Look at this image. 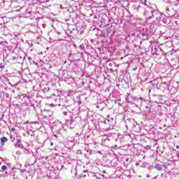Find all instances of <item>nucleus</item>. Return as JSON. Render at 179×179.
Returning a JSON list of instances; mask_svg holds the SVG:
<instances>
[{
	"label": "nucleus",
	"instance_id": "obj_31",
	"mask_svg": "<svg viewBox=\"0 0 179 179\" xmlns=\"http://www.w3.org/2000/svg\"><path fill=\"white\" fill-rule=\"evenodd\" d=\"M116 148H117V145H115L114 146H113V149H115Z\"/></svg>",
	"mask_w": 179,
	"mask_h": 179
},
{
	"label": "nucleus",
	"instance_id": "obj_17",
	"mask_svg": "<svg viewBox=\"0 0 179 179\" xmlns=\"http://www.w3.org/2000/svg\"><path fill=\"white\" fill-rule=\"evenodd\" d=\"M5 68V66L2 64V63L0 64V72H2L3 69Z\"/></svg>",
	"mask_w": 179,
	"mask_h": 179
},
{
	"label": "nucleus",
	"instance_id": "obj_46",
	"mask_svg": "<svg viewBox=\"0 0 179 179\" xmlns=\"http://www.w3.org/2000/svg\"><path fill=\"white\" fill-rule=\"evenodd\" d=\"M80 55H83V52H81V53H80Z\"/></svg>",
	"mask_w": 179,
	"mask_h": 179
},
{
	"label": "nucleus",
	"instance_id": "obj_5",
	"mask_svg": "<svg viewBox=\"0 0 179 179\" xmlns=\"http://www.w3.org/2000/svg\"><path fill=\"white\" fill-rule=\"evenodd\" d=\"M57 106L65 107V108H69V107H71V103H69V101H68V99H60Z\"/></svg>",
	"mask_w": 179,
	"mask_h": 179
},
{
	"label": "nucleus",
	"instance_id": "obj_10",
	"mask_svg": "<svg viewBox=\"0 0 179 179\" xmlns=\"http://www.w3.org/2000/svg\"><path fill=\"white\" fill-rule=\"evenodd\" d=\"M8 141V138L6 137H3L1 138V146H3L5 145L6 142Z\"/></svg>",
	"mask_w": 179,
	"mask_h": 179
},
{
	"label": "nucleus",
	"instance_id": "obj_2",
	"mask_svg": "<svg viewBox=\"0 0 179 179\" xmlns=\"http://www.w3.org/2000/svg\"><path fill=\"white\" fill-rule=\"evenodd\" d=\"M79 117L70 116L67 120H66L65 124L70 128V129H73L76 125H78V121Z\"/></svg>",
	"mask_w": 179,
	"mask_h": 179
},
{
	"label": "nucleus",
	"instance_id": "obj_34",
	"mask_svg": "<svg viewBox=\"0 0 179 179\" xmlns=\"http://www.w3.org/2000/svg\"><path fill=\"white\" fill-rule=\"evenodd\" d=\"M45 90H46L47 92H50V88H48L47 90H45Z\"/></svg>",
	"mask_w": 179,
	"mask_h": 179
},
{
	"label": "nucleus",
	"instance_id": "obj_41",
	"mask_svg": "<svg viewBox=\"0 0 179 179\" xmlns=\"http://www.w3.org/2000/svg\"><path fill=\"white\" fill-rule=\"evenodd\" d=\"M101 177L102 178H103L104 176H103V175H101Z\"/></svg>",
	"mask_w": 179,
	"mask_h": 179
},
{
	"label": "nucleus",
	"instance_id": "obj_12",
	"mask_svg": "<svg viewBox=\"0 0 179 179\" xmlns=\"http://www.w3.org/2000/svg\"><path fill=\"white\" fill-rule=\"evenodd\" d=\"M66 110H68V111H69V113H72V111H73V106H72V105H71L70 103V107L69 108H66Z\"/></svg>",
	"mask_w": 179,
	"mask_h": 179
},
{
	"label": "nucleus",
	"instance_id": "obj_43",
	"mask_svg": "<svg viewBox=\"0 0 179 179\" xmlns=\"http://www.w3.org/2000/svg\"><path fill=\"white\" fill-rule=\"evenodd\" d=\"M8 85H10L11 86H13V85H12V84H11L10 83H8Z\"/></svg>",
	"mask_w": 179,
	"mask_h": 179
},
{
	"label": "nucleus",
	"instance_id": "obj_54",
	"mask_svg": "<svg viewBox=\"0 0 179 179\" xmlns=\"http://www.w3.org/2000/svg\"><path fill=\"white\" fill-rule=\"evenodd\" d=\"M106 1H110V0H106Z\"/></svg>",
	"mask_w": 179,
	"mask_h": 179
},
{
	"label": "nucleus",
	"instance_id": "obj_39",
	"mask_svg": "<svg viewBox=\"0 0 179 179\" xmlns=\"http://www.w3.org/2000/svg\"><path fill=\"white\" fill-rule=\"evenodd\" d=\"M67 113L66 112H64V115H66Z\"/></svg>",
	"mask_w": 179,
	"mask_h": 179
},
{
	"label": "nucleus",
	"instance_id": "obj_30",
	"mask_svg": "<svg viewBox=\"0 0 179 179\" xmlns=\"http://www.w3.org/2000/svg\"><path fill=\"white\" fill-rule=\"evenodd\" d=\"M87 153H90V155H92V151L87 150Z\"/></svg>",
	"mask_w": 179,
	"mask_h": 179
},
{
	"label": "nucleus",
	"instance_id": "obj_35",
	"mask_svg": "<svg viewBox=\"0 0 179 179\" xmlns=\"http://www.w3.org/2000/svg\"><path fill=\"white\" fill-rule=\"evenodd\" d=\"M146 2H148V1H147V0H145V1H144V5H146Z\"/></svg>",
	"mask_w": 179,
	"mask_h": 179
},
{
	"label": "nucleus",
	"instance_id": "obj_44",
	"mask_svg": "<svg viewBox=\"0 0 179 179\" xmlns=\"http://www.w3.org/2000/svg\"><path fill=\"white\" fill-rule=\"evenodd\" d=\"M103 122H104V124H107V122H106V121H104Z\"/></svg>",
	"mask_w": 179,
	"mask_h": 179
},
{
	"label": "nucleus",
	"instance_id": "obj_1",
	"mask_svg": "<svg viewBox=\"0 0 179 179\" xmlns=\"http://www.w3.org/2000/svg\"><path fill=\"white\" fill-rule=\"evenodd\" d=\"M52 132L56 138L57 135H62V134L65 132V129H64V124L59 121L53 122Z\"/></svg>",
	"mask_w": 179,
	"mask_h": 179
},
{
	"label": "nucleus",
	"instance_id": "obj_27",
	"mask_svg": "<svg viewBox=\"0 0 179 179\" xmlns=\"http://www.w3.org/2000/svg\"><path fill=\"white\" fill-rule=\"evenodd\" d=\"M145 109L146 110H150V106H145Z\"/></svg>",
	"mask_w": 179,
	"mask_h": 179
},
{
	"label": "nucleus",
	"instance_id": "obj_9",
	"mask_svg": "<svg viewBox=\"0 0 179 179\" xmlns=\"http://www.w3.org/2000/svg\"><path fill=\"white\" fill-rule=\"evenodd\" d=\"M87 176V172H86V171H84L82 173L78 175V177L80 178H85Z\"/></svg>",
	"mask_w": 179,
	"mask_h": 179
},
{
	"label": "nucleus",
	"instance_id": "obj_51",
	"mask_svg": "<svg viewBox=\"0 0 179 179\" xmlns=\"http://www.w3.org/2000/svg\"><path fill=\"white\" fill-rule=\"evenodd\" d=\"M62 169H64V166H62Z\"/></svg>",
	"mask_w": 179,
	"mask_h": 179
},
{
	"label": "nucleus",
	"instance_id": "obj_19",
	"mask_svg": "<svg viewBox=\"0 0 179 179\" xmlns=\"http://www.w3.org/2000/svg\"><path fill=\"white\" fill-rule=\"evenodd\" d=\"M141 6H138L137 7H134V9L136 10V12H139L141 10Z\"/></svg>",
	"mask_w": 179,
	"mask_h": 179
},
{
	"label": "nucleus",
	"instance_id": "obj_37",
	"mask_svg": "<svg viewBox=\"0 0 179 179\" xmlns=\"http://www.w3.org/2000/svg\"><path fill=\"white\" fill-rule=\"evenodd\" d=\"M50 146H54V143H50Z\"/></svg>",
	"mask_w": 179,
	"mask_h": 179
},
{
	"label": "nucleus",
	"instance_id": "obj_11",
	"mask_svg": "<svg viewBox=\"0 0 179 179\" xmlns=\"http://www.w3.org/2000/svg\"><path fill=\"white\" fill-rule=\"evenodd\" d=\"M151 52H152V54H153V55H159V54L157 53V48L156 47L152 48V49H151Z\"/></svg>",
	"mask_w": 179,
	"mask_h": 179
},
{
	"label": "nucleus",
	"instance_id": "obj_20",
	"mask_svg": "<svg viewBox=\"0 0 179 179\" xmlns=\"http://www.w3.org/2000/svg\"><path fill=\"white\" fill-rule=\"evenodd\" d=\"M7 169H8V167L6 166V165L1 166V170H3V171H5V170H7Z\"/></svg>",
	"mask_w": 179,
	"mask_h": 179
},
{
	"label": "nucleus",
	"instance_id": "obj_53",
	"mask_svg": "<svg viewBox=\"0 0 179 179\" xmlns=\"http://www.w3.org/2000/svg\"><path fill=\"white\" fill-rule=\"evenodd\" d=\"M24 59H26V57H24Z\"/></svg>",
	"mask_w": 179,
	"mask_h": 179
},
{
	"label": "nucleus",
	"instance_id": "obj_47",
	"mask_svg": "<svg viewBox=\"0 0 179 179\" xmlns=\"http://www.w3.org/2000/svg\"><path fill=\"white\" fill-rule=\"evenodd\" d=\"M54 149L55 150V148H51L52 150H54Z\"/></svg>",
	"mask_w": 179,
	"mask_h": 179
},
{
	"label": "nucleus",
	"instance_id": "obj_21",
	"mask_svg": "<svg viewBox=\"0 0 179 179\" xmlns=\"http://www.w3.org/2000/svg\"><path fill=\"white\" fill-rule=\"evenodd\" d=\"M79 48L80 49V50H85V44H81L80 46H79Z\"/></svg>",
	"mask_w": 179,
	"mask_h": 179
},
{
	"label": "nucleus",
	"instance_id": "obj_42",
	"mask_svg": "<svg viewBox=\"0 0 179 179\" xmlns=\"http://www.w3.org/2000/svg\"><path fill=\"white\" fill-rule=\"evenodd\" d=\"M107 121H108V122H110V119H108Z\"/></svg>",
	"mask_w": 179,
	"mask_h": 179
},
{
	"label": "nucleus",
	"instance_id": "obj_28",
	"mask_svg": "<svg viewBox=\"0 0 179 179\" xmlns=\"http://www.w3.org/2000/svg\"><path fill=\"white\" fill-rule=\"evenodd\" d=\"M57 38H58L57 40H58L59 41H62V38H59V36H58Z\"/></svg>",
	"mask_w": 179,
	"mask_h": 179
},
{
	"label": "nucleus",
	"instance_id": "obj_24",
	"mask_svg": "<svg viewBox=\"0 0 179 179\" xmlns=\"http://www.w3.org/2000/svg\"><path fill=\"white\" fill-rule=\"evenodd\" d=\"M77 155H82V150H77Z\"/></svg>",
	"mask_w": 179,
	"mask_h": 179
},
{
	"label": "nucleus",
	"instance_id": "obj_6",
	"mask_svg": "<svg viewBox=\"0 0 179 179\" xmlns=\"http://www.w3.org/2000/svg\"><path fill=\"white\" fill-rule=\"evenodd\" d=\"M152 167L157 170V171H163V165L160 164H155Z\"/></svg>",
	"mask_w": 179,
	"mask_h": 179
},
{
	"label": "nucleus",
	"instance_id": "obj_15",
	"mask_svg": "<svg viewBox=\"0 0 179 179\" xmlns=\"http://www.w3.org/2000/svg\"><path fill=\"white\" fill-rule=\"evenodd\" d=\"M92 177L94 179H102L101 177H99L97 176H96V174L92 173Z\"/></svg>",
	"mask_w": 179,
	"mask_h": 179
},
{
	"label": "nucleus",
	"instance_id": "obj_7",
	"mask_svg": "<svg viewBox=\"0 0 179 179\" xmlns=\"http://www.w3.org/2000/svg\"><path fill=\"white\" fill-rule=\"evenodd\" d=\"M15 146V148H19V149H23V145H22V141L17 139Z\"/></svg>",
	"mask_w": 179,
	"mask_h": 179
},
{
	"label": "nucleus",
	"instance_id": "obj_18",
	"mask_svg": "<svg viewBox=\"0 0 179 179\" xmlns=\"http://www.w3.org/2000/svg\"><path fill=\"white\" fill-rule=\"evenodd\" d=\"M173 2L176 6L177 5H179V0H173Z\"/></svg>",
	"mask_w": 179,
	"mask_h": 179
},
{
	"label": "nucleus",
	"instance_id": "obj_36",
	"mask_svg": "<svg viewBox=\"0 0 179 179\" xmlns=\"http://www.w3.org/2000/svg\"><path fill=\"white\" fill-rule=\"evenodd\" d=\"M96 108H100V106H99V105H96Z\"/></svg>",
	"mask_w": 179,
	"mask_h": 179
},
{
	"label": "nucleus",
	"instance_id": "obj_38",
	"mask_svg": "<svg viewBox=\"0 0 179 179\" xmlns=\"http://www.w3.org/2000/svg\"><path fill=\"white\" fill-rule=\"evenodd\" d=\"M13 59H14V60L16 59V57H15V56L13 57Z\"/></svg>",
	"mask_w": 179,
	"mask_h": 179
},
{
	"label": "nucleus",
	"instance_id": "obj_49",
	"mask_svg": "<svg viewBox=\"0 0 179 179\" xmlns=\"http://www.w3.org/2000/svg\"><path fill=\"white\" fill-rule=\"evenodd\" d=\"M20 171H21V173H23V170H21Z\"/></svg>",
	"mask_w": 179,
	"mask_h": 179
},
{
	"label": "nucleus",
	"instance_id": "obj_14",
	"mask_svg": "<svg viewBox=\"0 0 179 179\" xmlns=\"http://www.w3.org/2000/svg\"><path fill=\"white\" fill-rule=\"evenodd\" d=\"M174 40H178L179 41V34L177 35H173Z\"/></svg>",
	"mask_w": 179,
	"mask_h": 179
},
{
	"label": "nucleus",
	"instance_id": "obj_52",
	"mask_svg": "<svg viewBox=\"0 0 179 179\" xmlns=\"http://www.w3.org/2000/svg\"><path fill=\"white\" fill-rule=\"evenodd\" d=\"M13 179H17V178H16L13 177Z\"/></svg>",
	"mask_w": 179,
	"mask_h": 179
},
{
	"label": "nucleus",
	"instance_id": "obj_3",
	"mask_svg": "<svg viewBox=\"0 0 179 179\" xmlns=\"http://www.w3.org/2000/svg\"><path fill=\"white\" fill-rule=\"evenodd\" d=\"M48 99H49V101L52 102L50 104V107H55V106H58L61 100L59 95L57 96L55 94H52L51 96L48 97Z\"/></svg>",
	"mask_w": 179,
	"mask_h": 179
},
{
	"label": "nucleus",
	"instance_id": "obj_13",
	"mask_svg": "<svg viewBox=\"0 0 179 179\" xmlns=\"http://www.w3.org/2000/svg\"><path fill=\"white\" fill-rule=\"evenodd\" d=\"M153 33H155V31H154L153 30H152V29H148V30L147 31V34H148V36H152V34H153Z\"/></svg>",
	"mask_w": 179,
	"mask_h": 179
},
{
	"label": "nucleus",
	"instance_id": "obj_26",
	"mask_svg": "<svg viewBox=\"0 0 179 179\" xmlns=\"http://www.w3.org/2000/svg\"><path fill=\"white\" fill-rule=\"evenodd\" d=\"M151 148H152V147H150V145H147V146L145 147V149L150 150V149H151Z\"/></svg>",
	"mask_w": 179,
	"mask_h": 179
},
{
	"label": "nucleus",
	"instance_id": "obj_50",
	"mask_svg": "<svg viewBox=\"0 0 179 179\" xmlns=\"http://www.w3.org/2000/svg\"><path fill=\"white\" fill-rule=\"evenodd\" d=\"M124 52H127V50H124Z\"/></svg>",
	"mask_w": 179,
	"mask_h": 179
},
{
	"label": "nucleus",
	"instance_id": "obj_40",
	"mask_svg": "<svg viewBox=\"0 0 179 179\" xmlns=\"http://www.w3.org/2000/svg\"><path fill=\"white\" fill-rule=\"evenodd\" d=\"M110 120H111V121H114V118H113V117L110 118Z\"/></svg>",
	"mask_w": 179,
	"mask_h": 179
},
{
	"label": "nucleus",
	"instance_id": "obj_8",
	"mask_svg": "<svg viewBox=\"0 0 179 179\" xmlns=\"http://www.w3.org/2000/svg\"><path fill=\"white\" fill-rule=\"evenodd\" d=\"M128 96L126 98V101L127 103H132V99H134V96H131L129 93H127Z\"/></svg>",
	"mask_w": 179,
	"mask_h": 179
},
{
	"label": "nucleus",
	"instance_id": "obj_23",
	"mask_svg": "<svg viewBox=\"0 0 179 179\" xmlns=\"http://www.w3.org/2000/svg\"><path fill=\"white\" fill-rule=\"evenodd\" d=\"M55 33H56L57 34H58V36H59V37H61V34H62L61 32H59V31H55Z\"/></svg>",
	"mask_w": 179,
	"mask_h": 179
},
{
	"label": "nucleus",
	"instance_id": "obj_48",
	"mask_svg": "<svg viewBox=\"0 0 179 179\" xmlns=\"http://www.w3.org/2000/svg\"><path fill=\"white\" fill-rule=\"evenodd\" d=\"M126 48H127V50H129V48L128 47H126Z\"/></svg>",
	"mask_w": 179,
	"mask_h": 179
},
{
	"label": "nucleus",
	"instance_id": "obj_45",
	"mask_svg": "<svg viewBox=\"0 0 179 179\" xmlns=\"http://www.w3.org/2000/svg\"><path fill=\"white\" fill-rule=\"evenodd\" d=\"M176 148H177V149H179V146L178 145H177Z\"/></svg>",
	"mask_w": 179,
	"mask_h": 179
},
{
	"label": "nucleus",
	"instance_id": "obj_4",
	"mask_svg": "<svg viewBox=\"0 0 179 179\" xmlns=\"http://www.w3.org/2000/svg\"><path fill=\"white\" fill-rule=\"evenodd\" d=\"M149 13L151 14L150 17H153V19H155V22H159L160 19H162V14H160V12H159L157 10H152V8H150Z\"/></svg>",
	"mask_w": 179,
	"mask_h": 179
},
{
	"label": "nucleus",
	"instance_id": "obj_32",
	"mask_svg": "<svg viewBox=\"0 0 179 179\" xmlns=\"http://www.w3.org/2000/svg\"><path fill=\"white\" fill-rule=\"evenodd\" d=\"M28 59H29V61H31V57H28Z\"/></svg>",
	"mask_w": 179,
	"mask_h": 179
},
{
	"label": "nucleus",
	"instance_id": "obj_29",
	"mask_svg": "<svg viewBox=\"0 0 179 179\" xmlns=\"http://www.w3.org/2000/svg\"><path fill=\"white\" fill-rule=\"evenodd\" d=\"M113 64H114V62H113V63H109V64H108V66H113Z\"/></svg>",
	"mask_w": 179,
	"mask_h": 179
},
{
	"label": "nucleus",
	"instance_id": "obj_16",
	"mask_svg": "<svg viewBox=\"0 0 179 179\" xmlns=\"http://www.w3.org/2000/svg\"><path fill=\"white\" fill-rule=\"evenodd\" d=\"M24 153L25 154V155H30V151L29 150H27V149H24Z\"/></svg>",
	"mask_w": 179,
	"mask_h": 179
},
{
	"label": "nucleus",
	"instance_id": "obj_22",
	"mask_svg": "<svg viewBox=\"0 0 179 179\" xmlns=\"http://www.w3.org/2000/svg\"><path fill=\"white\" fill-rule=\"evenodd\" d=\"M147 13H148V19H153V17H150V16H152V14L149 13V10L147 11Z\"/></svg>",
	"mask_w": 179,
	"mask_h": 179
},
{
	"label": "nucleus",
	"instance_id": "obj_33",
	"mask_svg": "<svg viewBox=\"0 0 179 179\" xmlns=\"http://www.w3.org/2000/svg\"><path fill=\"white\" fill-rule=\"evenodd\" d=\"M11 131H12L13 132H14V131H15V129L14 127H13V128L11 129Z\"/></svg>",
	"mask_w": 179,
	"mask_h": 179
},
{
	"label": "nucleus",
	"instance_id": "obj_25",
	"mask_svg": "<svg viewBox=\"0 0 179 179\" xmlns=\"http://www.w3.org/2000/svg\"><path fill=\"white\" fill-rule=\"evenodd\" d=\"M11 142H15V137L10 136Z\"/></svg>",
	"mask_w": 179,
	"mask_h": 179
}]
</instances>
